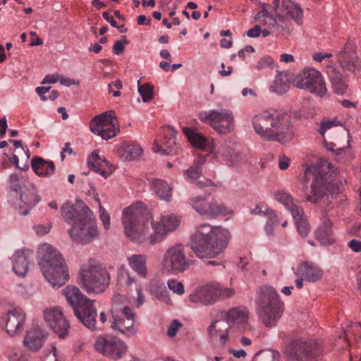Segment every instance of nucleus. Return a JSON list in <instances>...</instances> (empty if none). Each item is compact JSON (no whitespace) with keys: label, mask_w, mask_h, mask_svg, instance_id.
<instances>
[{"label":"nucleus","mask_w":361,"mask_h":361,"mask_svg":"<svg viewBox=\"0 0 361 361\" xmlns=\"http://www.w3.org/2000/svg\"><path fill=\"white\" fill-rule=\"evenodd\" d=\"M252 126L255 131L267 141L286 143L294 135L290 116L286 112L264 111L253 117Z\"/></svg>","instance_id":"f257e3e1"},{"label":"nucleus","mask_w":361,"mask_h":361,"mask_svg":"<svg viewBox=\"0 0 361 361\" xmlns=\"http://www.w3.org/2000/svg\"><path fill=\"white\" fill-rule=\"evenodd\" d=\"M225 229L209 224H201L191 238V249L202 259H220L224 256Z\"/></svg>","instance_id":"f03ea898"},{"label":"nucleus","mask_w":361,"mask_h":361,"mask_svg":"<svg viewBox=\"0 0 361 361\" xmlns=\"http://www.w3.org/2000/svg\"><path fill=\"white\" fill-rule=\"evenodd\" d=\"M37 257L43 276L52 287L59 288L68 280L65 259L53 245L47 243L39 245Z\"/></svg>","instance_id":"7ed1b4c3"},{"label":"nucleus","mask_w":361,"mask_h":361,"mask_svg":"<svg viewBox=\"0 0 361 361\" xmlns=\"http://www.w3.org/2000/svg\"><path fill=\"white\" fill-rule=\"evenodd\" d=\"M27 176L11 173L8 179L10 203L20 214L25 216L39 202L36 187L33 184L27 185Z\"/></svg>","instance_id":"20e7f679"},{"label":"nucleus","mask_w":361,"mask_h":361,"mask_svg":"<svg viewBox=\"0 0 361 361\" xmlns=\"http://www.w3.org/2000/svg\"><path fill=\"white\" fill-rule=\"evenodd\" d=\"M257 295L256 310L259 317L267 326H275L283 312V302L276 290L269 285H264Z\"/></svg>","instance_id":"39448f33"},{"label":"nucleus","mask_w":361,"mask_h":361,"mask_svg":"<svg viewBox=\"0 0 361 361\" xmlns=\"http://www.w3.org/2000/svg\"><path fill=\"white\" fill-rule=\"evenodd\" d=\"M81 287L88 293L100 294L110 283V275L106 267L90 259L80 269Z\"/></svg>","instance_id":"423d86ee"},{"label":"nucleus","mask_w":361,"mask_h":361,"mask_svg":"<svg viewBox=\"0 0 361 361\" xmlns=\"http://www.w3.org/2000/svg\"><path fill=\"white\" fill-rule=\"evenodd\" d=\"M111 312L112 315L111 329L118 331L128 337H132L136 334L137 329L135 326V314L126 305L124 295L116 294L113 296Z\"/></svg>","instance_id":"0eeeda50"},{"label":"nucleus","mask_w":361,"mask_h":361,"mask_svg":"<svg viewBox=\"0 0 361 361\" xmlns=\"http://www.w3.org/2000/svg\"><path fill=\"white\" fill-rule=\"evenodd\" d=\"M322 352L317 341L294 340L285 348L283 354L288 361H318Z\"/></svg>","instance_id":"6e6552de"},{"label":"nucleus","mask_w":361,"mask_h":361,"mask_svg":"<svg viewBox=\"0 0 361 361\" xmlns=\"http://www.w3.org/2000/svg\"><path fill=\"white\" fill-rule=\"evenodd\" d=\"M191 264L192 261L186 255L185 246L181 243L169 246L163 254L161 264L167 273H183L189 269Z\"/></svg>","instance_id":"1a4fd4ad"},{"label":"nucleus","mask_w":361,"mask_h":361,"mask_svg":"<svg viewBox=\"0 0 361 361\" xmlns=\"http://www.w3.org/2000/svg\"><path fill=\"white\" fill-rule=\"evenodd\" d=\"M293 84L320 97H324L327 90L322 73L312 68H305L300 71L293 78Z\"/></svg>","instance_id":"9d476101"},{"label":"nucleus","mask_w":361,"mask_h":361,"mask_svg":"<svg viewBox=\"0 0 361 361\" xmlns=\"http://www.w3.org/2000/svg\"><path fill=\"white\" fill-rule=\"evenodd\" d=\"M94 348L99 354L114 360L122 358L128 350L125 341L111 334L98 336L94 343Z\"/></svg>","instance_id":"9b49d317"},{"label":"nucleus","mask_w":361,"mask_h":361,"mask_svg":"<svg viewBox=\"0 0 361 361\" xmlns=\"http://www.w3.org/2000/svg\"><path fill=\"white\" fill-rule=\"evenodd\" d=\"M224 292V284L213 281L198 287L194 293L189 295V300L192 302H200L205 306L212 305L221 299Z\"/></svg>","instance_id":"f8f14e48"},{"label":"nucleus","mask_w":361,"mask_h":361,"mask_svg":"<svg viewBox=\"0 0 361 361\" xmlns=\"http://www.w3.org/2000/svg\"><path fill=\"white\" fill-rule=\"evenodd\" d=\"M179 219L174 214L161 216L159 221H152L153 232L148 237L149 244L154 245L161 243L179 225Z\"/></svg>","instance_id":"ddd939ff"},{"label":"nucleus","mask_w":361,"mask_h":361,"mask_svg":"<svg viewBox=\"0 0 361 361\" xmlns=\"http://www.w3.org/2000/svg\"><path fill=\"white\" fill-rule=\"evenodd\" d=\"M140 217L141 212L136 207L130 206L123 211L122 223L125 235L130 240L137 243H142L144 240L143 235L138 230Z\"/></svg>","instance_id":"4468645a"},{"label":"nucleus","mask_w":361,"mask_h":361,"mask_svg":"<svg viewBox=\"0 0 361 361\" xmlns=\"http://www.w3.org/2000/svg\"><path fill=\"white\" fill-rule=\"evenodd\" d=\"M92 219L83 218L82 221L75 222L68 230L73 240L82 244L89 243L98 235L97 227Z\"/></svg>","instance_id":"2eb2a0df"},{"label":"nucleus","mask_w":361,"mask_h":361,"mask_svg":"<svg viewBox=\"0 0 361 361\" xmlns=\"http://www.w3.org/2000/svg\"><path fill=\"white\" fill-rule=\"evenodd\" d=\"M336 57L343 70L354 74L361 71V59L353 42H347L343 48L336 54Z\"/></svg>","instance_id":"dca6fc26"},{"label":"nucleus","mask_w":361,"mask_h":361,"mask_svg":"<svg viewBox=\"0 0 361 361\" xmlns=\"http://www.w3.org/2000/svg\"><path fill=\"white\" fill-rule=\"evenodd\" d=\"M61 215L64 221L74 225L75 222L82 221L83 218L92 219L94 214L82 201L80 200L73 204L68 200L61 207Z\"/></svg>","instance_id":"f3484780"},{"label":"nucleus","mask_w":361,"mask_h":361,"mask_svg":"<svg viewBox=\"0 0 361 361\" xmlns=\"http://www.w3.org/2000/svg\"><path fill=\"white\" fill-rule=\"evenodd\" d=\"M45 322L60 338H65L70 329V324L65 317L62 308L54 307L44 312Z\"/></svg>","instance_id":"a211bd4d"},{"label":"nucleus","mask_w":361,"mask_h":361,"mask_svg":"<svg viewBox=\"0 0 361 361\" xmlns=\"http://www.w3.org/2000/svg\"><path fill=\"white\" fill-rule=\"evenodd\" d=\"M190 204L201 216L210 218H215L221 215L225 209L224 204L222 202H219L215 199L208 201L202 196L191 198Z\"/></svg>","instance_id":"6ab92c4d"},{"label":"nucleus","mask_w":361,"mask_h":361,"mask_svg":"<svg viewBox=\"0 0 361 361\" xmlns=\"http://www.w3.org/2000/svg\"><path fill=\"white\" fill-rule=\"evenodd\" d=\"M274 8L276 15L295 21L298 24L301 23L303 11L298 4L291 0H274Z\"/></svg>","instance_id":"aec40b11"},{"label":"nucleus","mask_w":361,"mask_h":361,"mask_svg":"<svg viewBox=\"0 0 361 361\" xmlns=\"http://www.w3.org/2000/svg\"><path fill=\"white\" fill-rule=\"evenodd\" d=\"M2 320L5 323L7 333L10 336H14L23 331L25 322V314L20 308H13L8 310L2 317Z\"/></svg>","instance_id":"412c9836"},{"label":"nucleus","mask_w":361,"mask_h":361,"mask_svg":"<svg viewBox=\"0 0 361 361\" xmlns=\"http://www.w3.org/2000/svg\"><path fill=\"white\" fill-rule=\"evenodd\" d=\"M199 118L202 122L210 126L218 133H226V111L223 109L202 111L199 113Z\"/></svg>","instance_id":"4be33fe9"},{"label":"nucleus","mask_w":361,"mask_h":361,"mask_svg":"<svg viewBox=\"0 0 361 361\" xmlns=\"http://www.w3.org/2000/svg\"><path fill=\"white\" fill-rule=\"evenodd\" d=\"M332 164L326 159H319L316 164L307 166L305 171V177L300 180L302 185L306 186L307 180L306 176L309 173L314 176L313 180L322 179L327 183V178L331 176Z\"/></svg>","instance_id":"5701e85b"},{"label":"nucleus","mask_w":361,"mask_h":361,"mask_svg":"<svg viewBox=\"0 0 361 361\" xmlns=\"http://www.w3.org/2000/svg\"><path fill=\"white\" fill-rule=\"evenodd\" d=\"M75 315L87 328L94 330L97 329V312L94 307V301L86 300V303L79 307L75 308Z\"/></svg>","instance_id":"b1692460"},{"label":"nucleus","mask_w":361,"mask_h":361,"mask_svg":"<svg viewBox=\"0 0 361 361\" xmlns=\"http://www.w3.org/2000/svg\"><path fill=\"white\" fill-rule=\"evenodd\" d=\"M249 311L245 306L231 308L227 311L228 329H235L241 331L247 323Z\"/></svg>","instance_id":"393cba45"},{"label":"nucleus","mask_w":361,"mask_h":361,"mask_svg":"<svg viewBox=\"0 0 361 361\" xmlns=\"http://www.w3.org/2000/svg\"><path fill=\"white\" fill-rule=\"evenodd\" d=\"M32 252L28 250H18L16 251L12 257L13 272L19 276H25L30 267V256Z\"/></svg>","instance_id":"a878e982"},{"label":"nucleus","mask_w":361,"mask_h":361,"mask_svg":"<svg viewBox=\"0 0 361 361\" xmlns=\"http://www.w3.org/2000/svg\"><path fill=\"white\" fill-rule=\"evenodd\" d=\"M47 334L39 328L28 330L24 337L23 344L31 352L39 351L44 343Z\"/></svg>","instance_id":"bb28decb"},{"label":"nucleus","mask_w":361,"mask_h":361,"mask_svg":"<svg viewBox=\"0 0 361 361\" xmlns=\"http://www.w3.org/2000/svg\"><path fill=\"white\" fill-rule=\"evenodd\" d=\"M327 183L322 179L313 180L310 185V192L305 193V200L312 204H317L322 200L328 199Z\"/></svg>","instance_id":"cd10ccee"},{"label":"nucleus","mask_w":361,"mask_h":361,"mask_svg":"<svg viewBox=\"0 0 361 361\" xmlns=\"http://www.w3.org/2000/svg\"><path fill=\"white\" fill-rule=\"evenodd\" d=\"M295 274L303 277L305 281L315 282L322 278L323 271L312 263L303 262L298 265Z\"/></svg>","instance_id":"c85d7f7f"},{"label":"nucleus","mask_w":361,"mask_h":361,"mask_svg":"<svg viewBox=\"0 0 361 361\" xmlns=\"http://www.w3.org/2000/svg\"><path fill=\"white\" fill-rule=\"evenodd\" d=\"M326 73L331 82L334 92L343 95L347 92L348 78L344 77L334 66H326Z\"/></svg>","instance_id":"c756f323"},{"label":"nucleus","mask_w":361,"mask_h":361,"mask_svg":"<svg viewBox=\"0 0 361 361\" xmlns=\"http://www.w3.org/2000/svg\"><path fill=\"white\" fill-rule=\"evenodd\" d=\"M118 278L120 280H124L126 286L130 291H132L133 288L135 290L137 295L136 307H140L145 301L141 284L137 283L135 279L130 275V272L125 269H120L118 271Z\"/></svg>","instance_id":"7c9ffc66"},{"label":"nucleus","mask_w":361,"mask_h":361,"mask_svg":"<svg viewBox=\"0 0 361 361\" xmlns=\"http://www.w3.org/2000/svg\"><path fill=\"white\" fill-rule=\"evenodd\" d=\"M332 231L331 221L326 215H324L321 225L315 231V238L323 245H331L334 243Z\"/></svg>","instance_id":"2f4dec72"},{"label":"nucleus","mask_w":361,"mask_h":361,"mask_svg":"<svg viewBox=\"0 0 361 361\" xmlns=\"http://www.w3.org/2000/svg\"><path fill=\"white\" fill-rule=\"evenodd\" d=\"M62 293L74 311L75 308L85 305L86 300H90V299L85 296L81 293L80 290L75 286H68L62 290Z\"/></svg>","instance_id":"473e14b6"},{"label":"nucleus","mask_w":361,"mask_h":361,"mask_svg":"<svg viewBox=\"0 0 361 361\" xmlns=\"http://www.w3.org/2000/svg\"><path fill=\"white\" fill-rule=\"evenodd\" d=\"M31 166L38 176L49 177L55 172V166L52 161H47L42 157H33Z\"/></svg>","instance_id":"72a5a7b5"},{"label":"nucleus","mask_w":361,"mask_h":361,"mask_svg":"<svg viewBox=\"0 0 361 361\" xmlns=\"http://www.w3.org/2000/svg\"><path fill=\"white\" fill-rule=\"evenodd\" d=\"M109 114V117L106 122L103 123V126L99 130V133H97V135L101 136L104 140H109L115 137L119 131L118 123L115 113L113 111H110Z\"/></svg>","instance_id":"f704fd0d"},{"label":"nucleus","mask_w":361,"mask_h":361,"mask_svg":"<svg viewBox=\"0 0 361 361\" xmlns=\"http://www.w3.org/2000/svg\"><path fill=\"white\" fill-rule=\"evenodd\" d=\"M150 185L159 200L166 202L171 200L172 187L166 181L162 179H152Z\"/></svg>","instance_id":"c9c22d12"},{"label":"nucleus","mask_w":361,"mask_h":361,"mask_svg":"<svg viewBox=\"0 0 361 361\" xmlns=\"http://www.w3.org/2000/svg\"><path fill=\"white\" fill-rule=\"evenodd\" d=\"M250 158L248 149L231 148L228 151L227 165L230 166H240L248 162Z\"/></svg>","instance_id":"e433bc0d"},{"label":"nucleus","mask_w":361,"mask_h":361,"mask_svg":"<svg viewBox=\"0 0 361 361\" xmlns=\"http://www.w3.org/2000/svg\"><path fill=\"white\" fill-rule=\"evenodd\" d=\"M147 256L145 255H133L128 258L130 267L142 278L147 276Z\"/></svg>","instance_id":"4c0bfd02"},{"label":"nucleus","mask_w":361,"mask_h":361,"mask_svg":"<svg viewBox=\"0 0 361 361\" xmlns=\"http://www.w3.org/2000/svg\"><path fill=\"white\" fill-rule=\"evenodd\" d=\"M275 199L282 204L290 213L295 216L298 215V210L301 208L295 204L293 198L287 192L283 190L276 191L274 193Z\"/></svg>","instance_id":"58836bf2"},{"label":"nucleus","mask_w":361,"mask_h":361,"mask_svg":"<svg viewBox=\"0 0 361 361\" xmlns=\"http://www.w3.org/2000/svg\"><path fill=\"white\" fill-rule=\"evenodd\" d=\"M183 131L193 147L199 149L206 147L207 140L201 133L190 128H183Z\"/></svg>","instance_id":"ea45409f"},{"label":"nucleus","mask_w":361,"mask_h":361,"mask_svg":"<svg viewBox=\"0 0 361 361\" xmlns=\"http://www.w3.org/2000/svg\"><path fill=\"white\" fill-rule=\"evenodd\" d=\"M150 292L160 301L166 304H171V300L169 293L163 282H155L150 287Z\"/></svg>","instance_id":"a19ab883"},{"label":"nucleus","mask_w":361,"mask_h":361,"mask_svg":"<svg viewBox=\"0 0 361 361\" xmlns=\"http://www.w3.org/2000/svg\"><path fill=\"white\" fill-rule=\"evenodd\" d=\"M121 151V157L125 161L133 160L137 158L142 152L140 145L136 143H129L124 145L122 147Z\"/></svg>","instance_id":"79ce46f5"},{"label":"nucleus","mask_w":361,"mask_h":361,"mask_svg":"<svg viewBox=\"0 0 361 361\" xmlns=\"http://www.w3.org/2000/svg\"><path fill=\"white\" fill-rule=\"evenodd\" d=\"M226 323V313L221 312L217 314L214 322L209 326L208 333L210 337H214L218 335V333H222L225 327Z\"/></svg>","instance_id":"37998d69"},{"label":"nucleus","mask_w":361,"mask_h":361,"mask_svg":"<svg viewBox=\"0 0 361 361\" xmlns=\"http://www.w3.org/2000/svg\"><path fill=\"white\" fill-rule=\"evenodd\" d=\"M290 18H286L281 16V19H279V16L276 15V18L269 17L268 20H266L265 24L270 27H272L278 32H282L288 30L290 25Z\"/></svg>","instance_id":"c03bdc74"},{"label":"nucleus","mask_w":361,"mask_h":361,"mask_svg":"<svg viewBox=\"0 0 361 361\" xmlns=\"http://www.w3.org/2000/svg\"><path fill=\"white\" fill-rule=\"evenodd\" d=\"M303 210L300 209L298 210V215L295 216L294 214H292V216L295 221V224L297 227V230L298 233L302 237L305 238L307 236L310 228L308 222L303 219Z\"/></svg>","instance_id":"a18cd8bd"},{"label":"nucleus","mask_w":361,"mask_h":361,"mask_svg":"<svg viewBox=\"0 0 361 361\" xmlns=\"http://www.w3.org/2000/svg\"><path fill=\"white\" fill-rule=\"evenodd\" d=\"M204 163L203 158H197L194 161L193 164L185 171V174L188 178L191 181L196 180L200 176L202 171V166Z\"/></svg>","instance_id":"49530a36"},{"label":"nucleus","mask_w":361,"mask_h":361,"mask_svg":"<svg viewBox=\"0 0 361 361\" xmlns=\"http://www.w3.org/2000/svg\"><path fill=\"white\" fill-rule=\"evenodd\" d=\"M87 164L91 170L99 173L104 178H106L110 174V173L106 170V168L109 166V164L104 158L99 161H95V162L87 160Z\"/></svg>","instance_id":"de8ad7c7"},{"label":"nucleus","mask_w":361,"mask_h":361,"mask_svg":"<svg viewBox=\"0 0 361 361\" xmlns=\"http://www.w3.org/2000/svg\"><path fill=\"white\" fill-rule=\"evenodd\" d=\"M280 353L273 350H264L257 353L252 361H279Z\"/></svg>","instance_id":"09e8293b"},{"label":"nucleus","mask_w":361,"mask_h":361,"mask_svg":"<svg viewBox=\"0 0 361 361\" xmlns=\"http://www.w3.org/2000/svg\"><path fill=\"white\" fill-rule=\"evenodd\" d=\"M350 336L354 337V340L357 342L361 338V324L355 322L352 324L349 329L343 333V338L345 344L349 346Z\"/></svg>","instance_id":"8fccbe9b"},{"label":"nucleus","mask_w":361,"mask_h":361,"mask_svg":"<svg viewBox=\"0 0 361 361\" xmlns=\"http://www.w3.org/2000/svg\"><path fill=\"white\" fill-rule=\"evenodd\" d=\"M164 137L166 140L164 142L165 149L169 152L176 145V133L172 126H167L164 128Z\"/></svg>","instance_id":"3c124183"},{"label":"nucleus","mask_w":361,"mask_h":361,"mask_svg":"<svg viewBox=\"0 0 361 361\" xmlns=\"http://www.w3.org/2000/svg\"><path fill=\"white\" fill-rule=\"evenodd\" d=\"M109 114V111H106L92 119L90 124V129L94 134L97 135V133H99V130L102 128V126H103V123L106 122Z\"/></svg>","instance_id":"603ef678"},{"label":"nucleus","mask_w":361,"mask_h":361,"mask_svg":"<svg viewBox=\"0 0 361 361\" xmlns=\"http://www.w3.org/2000/svg\"><path fill=\"white\" fill-rule=\"evenodd\" d=\"M289 86V82L286 80L276 77L271 88L273 92L282 94L288 91Z\"/></svg>","instance_id":"864d4df0"},{"label":"nucleus","mask_w":361,"mask_h":361,"mask_svg":"<svg viewBox=\"0 0 361 361\" xmlns=\"http://www.w3.org/2000/svg\"><path fill=\"white\" fill-rule=\"evenodd\" d=\"M138 83V92L144 102H147L152 99L153 97V88L148 83L140 85Z\"/></svg>","instance_id":"5fc2aeb1"},{"label":"nucleus","mask_w":361,"mask_h":361,"mask_svg":"<svg viewBox=\"0 0 361 361\" xmlns=\"http://www.w3.org/2000/svg\"><path fill=\"white\" fill-rule=\"evenodd\" d=\"M169 288L174 293L178 295H183L185 292L184 286L176 279H169L167 281Z\"/></svg>","instance_id":"6e6d98bb"},{"label":"nucleus","mask_w":361,"mask_h":361,"mask_svg":"<svg viewBox=\"0 0 361 361\" xmlns=\"http://www.w3.org/2000/svg\"><path fill=\"white\" fill-rule=\"evenodd\" d=\"M9 361H28L27 355L19 349L13 350L8 355Z\"/></svg>","instance_id":"4d7b16f0"},{"label":"nucleus","mask_w":361,"mask_h":361,"mask_svg":"<svg viewBox=\"0 0 361 361\" xmlns=\"http://www.w3.org/2000/svg\"><path fill=\"white\" fill-rule=\"evenodd\" d=\"M99 218L102 221L104 227L106 230H108L110 227V215L106 209L102 206L99 205Z\"/></svg>","instance_id":"13d9d810"},{"label":"nucleus","mask_w":361,"mask_h":361,"mask_svg":"<svg viewBox=\"0 0 361 361\" xmlns=\"http://www.w3.org/2000/svg\"><path fill=\"white\" fill-rule=\"evenodd\" d=\"M182 326V324L177 319H173L167 330V335L170 338L174 337L178 329Z\"/></svg>","instance_id":"bf43d9fd"},{"label":"nucleus","mask_w":361,"mask_h":361,"mask_svg":"<svg viewBox=\"0 0 361 361\" xmlns=\"http://www.w3.org/2000/svg\"><path fill=\"white\" fill-rule=\"evenodd\" d=\"M340 123L336 121V120H329L327 121L321 122V127L319 130L320 134L324 137V133L328 130L331 128L333 126H337Z\"/></svg>","instance_id":"052dcab7"},{"label":"nucleus","mask_w":361,"mask_h":361,"mask_svg":"<svg viewBox=\"0 0 361 361\" xmlns=\"http://www.w3.org/2000/svg\"><path fill=\"white\" fill-rule=\"evenodd\" d=\"M272 59L269 56H265L259 59L256 65V68L258 70L264 69L270 66L272 64Z\"/></svg>","instance_id":"680f3d73"},{"label":"nucleus","mask_w":361,"mask_h":361,"mask_svg":"<svg viewBox=\"0 0 361 361\" xmlns=\"http://www.w3.org/2000/svg\"><path fill=\"white\" fill-rule=\"evenodd\" d=\"M264 214L268 217V220L266 224L276 225L279 223L277 215L272 209H267L264 212Z\"/></svg>","instance_id":"e2e57ef3"},{"label":"nucleus","mask_w":361,"mask_h":361,"mask_svg":"<svg viewBox=\"0 0 361 361\" xmlns=\"http://www.w3.org/2000/svg\"><path fill=\"white\" fill-rule=\"evenodd\" d=\"M235 129V123L232 111L227 110V133L233 132Z\"/></svg>","instance_id":"0e129e2a"},{"label":"nucleus","mask_w":361,"mask_h":361,"mask_svg":"<svg viewBox=\"0 0 361 361\" xmlns=\"http://www.w3.org/2000/svg\"><path fill=\"white\" fill-rule=\"evenodd\" d=\"M125 44H128V41H116L113 47V53L116 55H120L121 54H122L125 49Z\"/></svg>","instance_id":"69168bd1"},{"label":"nucleus","mask_w":361,"mask_h":361,"mask_svg":"<svg viewBox=\"0 0 361 361\" xmlns=\"http://www.w3.org/2000/svg\"><path fill=\"white\" fill-rule=\"evenodd\" d=\"M348 247L355 252H361V241L356 240V239H352L348 243Z\"/></svg>","instance_id":"338daca9"},{"label":"nucleus","mask_w":361,"mask_h":361,"mask_svg":"<svg viewBox=\"0 0 361 361\" xmlns=\"http://www.w3.org/2000/svg\"><path fill=\"white\" fill-rule=\"evenodd\" d=\"M42 361H58L56 347L51 346L50 352L49 354L44 355Z\"/></svg>","instance_id":"774afa93"}]
</instances>
